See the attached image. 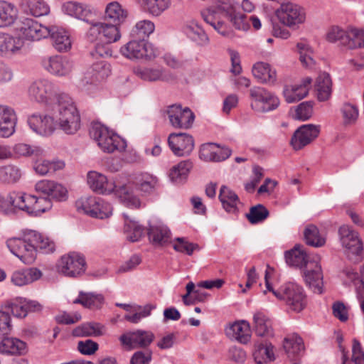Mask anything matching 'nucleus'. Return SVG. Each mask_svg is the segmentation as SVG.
Masks as SVG:
<instances>
[{
  "label": "nucleus",
  "instance_id": "28",
  "mask_svg": "<svg viewBox=\"0 0 364 364\" xmlns=\"http://www.w3.org/2000/svg\"><path fill=\"white\" fill-rule=\"evenodd\" d=\"M17 117L14 110L0 105V136L9 137L15 132Z\"/></svg>",
  "mask_w": 364,
  "mask_h": 364
},
{
  "label": "nucleus",
  "instance_id": "38",
  "mask_svg": "<svg viewBox=\"0 0 364 364\" xmlns=\"http://www.w3.org/2000/svg\"><path fill=\"white\" fill-rule=\"evenodd\" d=\"M284 257L287 264L300 268L306 267L311 262L309 261L303 247L300 245H296L293 249L286 251Z\"/></svg>",
  "mask_w": 364,
  "mask_h": 364
},
{
  "label": "nucleus",
  "instance_id": "49",
  "mask_svg": "<svg viewBox=\"0 0 364 364\" xmlns=\"http://www.w3.org/2000/svg\"><path fill=\"white\" fill-rule=\"evenodd\" d=\"M154 23L149 20L138 21L130 31V38L148 41L149 36L154 31Z\"/></svg>",
  "mask_w": 364,
  "mask_h": 364
},
{
  "label": "nucleus",
  "instance_id": "11",
  "mask_svg": "<svg viewBox=\"0 0 364 364\" xmlns=\"http://www.w3.org/2000/svg\"><path fill=\"white\" fill-rule=\"evenodd\" d=\"M276 15L281 23L289 28H295L306 20L304 9L291 2L282 4Z\"/></svg>",
  "mask_w": 364,
  "mask_h": 364
},
{
  "label": "nucleus",
  "instance_id": "54",
  "mask_svg": "<svg viewBox=\"0 0 364 364\" xmlns=\"http://www.w3.org/2000/svg\"><path fill=\"white\" fill-rule=\"evenodd\" d=\"M102 334L101 326L97 323H83L73 331V335L77 337L97 336Z\"/></svg>",
  "mask_w": 364,
  "mask_h": 364
},
{
  "label": "nucleus",
  "instance_id": "3",
  "mask_svg": "<svg viewBox=\"0 0 364 364\" xmlns=\"http://www.w3.org/2000/svg\"><path fill=\"white\" fill-rule=\"evenodd\" d=\"M237 4L234 0H215L209 8L201 11L203 20L223 36L228 35L223 18L231 17L237 11Z\"/></svg>",
  "mask_w": 364,
  "mask_h": 364
},
{
  "label": "nucleus",
  "instance_id": "2",
  "mask_svg": "<svg viewBox=\"0 0 364 364\" xmlns=\"http://www.w3.org/2000/svg\"><path fill=\"white\" fill-rule=\"evenodd\" d=\"M267 277V272H266L264 294L267 291L272 292L276 298L285 301L287 305L296 312H300L306 307L307 304L306 296L301 286L294 282H287L281 286L279 289L274 290Z\"/></svg>",
  "mask_w": 364,
  "mask_h": 364
},
{
  "label": "nucleus",
  "instance_id": "44",
  "mask_svg": "<svg viewBox=\"0 0 364 364\" xmlns=\"http://www.w3.org/2000/svg\"><path fill=\"white\" fill-rule=\"evenodd\" d=\"M124 218V231L127 239L132 242H137L145 235V229L137 222L131 220L126 213H123Z\"/></svg>",
  "mask_w": 364,
  "mask_h": 364
},
{
  "label": "nucleus",
  "instance_id": "56",
  "mask_svg": "<svg viewBox=\"0 0 364 364\" xmlns=\"http://www.w3.org/2000/svg\"><path fill=\"white\" fill-rule=\"evenodd\" d=\"M137 76L146 81L164 80L163 70L160 68H139L135 70Z\"/></svg>",
  "mask_w": 364,
  "mask_h": 364
},
{
  "label": "nucleus",
  "instance_id": "6",
  "mask_svg": "<svg viewBox=\"0 0 364 364\" xmlns=\"http://www.w3.org/2000/svg\"><path fill=\"white\" fill-rule=\"evenodd\" d=\"M90 136L97 142L99 147L107 153L114 151H123L127 148V141L119 135L110 132L100 124H94L90 130Z\"/></svg>",
  "mask_w": 364,
  "mask_h": 364
},
{
  "label": "nucleus",
  "instance_id": "21",
  "mask_svg": "<svg viewBox=\"0 0 364 364\" xmlns=\"http://www.w3.org/2000/svg\"><path fill=\"white\" fill-rule=\"evenodd\" d=\"M43 68L52 75L65 76L72 70L73 64L68 58L62 55L45 57L41 60Z\"/></svg>",
  "mask_w": 364,
  "mask_h": 364
},
{
  "label": "nucleus",
  "instance_id": "55",
  "mask_svg": "<svg viewBox=\"0 0 364 364\" xmlns=\"http://www.w3.org/2000/svg\"><path fill=\"white\" fill-rule=\"evenodd\" d=\"M21 176V170L16 166L7 165L0 167V181L4 183H15Z\"/></svg>",
  "mask_w": 364,
  "mask_h": 364
},
{
  "label": "nucleus",
  "instance_id": "23",
  "mask_svg": "<svg viewBox=\"0 0 364 364\" xmlns=\"http://www.w3.org/2000/svg\"><path fill=\"white\" fill-rule=\"evenodd\" d=\"M312 79L305 77L299 83L287 85L283 89V95L287 103L297 102L306 97L309 92Z\"/></svg>",
  "mask_w": 364,
  "mask_h": 364
},
{
  "label": "nucleus",
  "instance_id": "48",
  "mask_svg": "<svg viewBox=\"0 0 364 364\" xmlns=\"http://www.w3.org/2000/svg\"><path fill=\"white\" fill-rule=\"evenodd\" d=\"M193 163L191 160H185L173 166L169 171L168 176L172 182L180 183L186 180Z\"/></svg>",
  "mask_w": 364,
  "mask_h": 364
},
{
  "label": "nucleus",
  "instance_id": "30",
  "mask_svg": "<svg viewBox=\"0 0 364 364\" xmlns=\"http://www.w3.org/2000/svg\"><path fill=\"white\" fill-rule=\"evenodd\" d=\"M252 328L257 336L269 338L274 336L272 321L263 311H258L254 314Z\"/></svg>",
  "mask_w": 364,
  "mask_h": 364
},
{
  "label": "nucleus",
  "instance_id": "45",
  "mask_svg": "<svg viewBox=\"0 0 364 364\" xmlns=\"http://www.w3.org/2000/svg\"><path fill=\"white\" fill-rule=\"evenodd\" d=\"M219 200L228 213H236L238 211L237 205L239 203V198L234 191L225 186L220 188Z\"/></svg>",
  "mask_w": 364,
  "mask_h": 364
},
{
  "label": "nucleus",
  "instance_id": "59",
  "mask_svg": "<svg viewBox=\"0 0 364 364\" xmlns=\"http://www.w3.org/2000/svg\"><path fill=\"white\" fill-rule=\"evenodd\" d=\"M269 210L262 204L252 206L250 213L246 215L248 220L252 224H257L264 221L269 216Z\"/></svg>",
  "mask_w": 364,
  "mask_h": 364
},
{
  "label": "nucleus",
  "instance_id": "10",
  "mask_svg": "<svg viewBox=\"0 0 364 364\" xmlns=\"http://www.w3.org/2000/svg\"><path fill=\"white\" fill-rule=\"evenodd\" d=\"M77 203L78 209H82L86 215L92 218L103 220L112 214L110 203L100 197L90 196L81 198Z\"/></svg>",
  "mask_w": 364,
  "mask_h": 364
},
{
  "label": "nucleus",
  "instance_id": "35",
  "mask_svg": "<svg viewBox=\"0 0 364 364\" xmlns=\"http://www.w3.org/2000/svg\"><path fill=\"white\" fill-rule=\"evenodd\" d=\"M41 276L42 273L38 269L27 268L14 272L11 280L14 285L21 287L38 280Z\"/></svg>",
  "mask_w": 364,
  "mask_h": 364
},
{
  "label": "nucleus",
  "instance_id": "25",
  "mask_svg": "<svg viewBox=\"0 0 364 364\" xmlns=\"http://www.w3.org/2000/svg\"><path fill=\"white\" fill-rule=\"evenodd\" d=\"M132 185L141 196H149L158 189L159 183L156 176L147 172H143L134 176Z\"/></svg>",
  "mask_w": 364,
  "mask_h": 364
},
{
  "label": "nucleus",
  "instance_id": "57",
  "mask_svg": "<svg viewBox=\"0 0 364 364\" xmlns=\"http://www.w3.org/2000/svg\"><path fill=\"white\" fill-rule=\"evenodd\" d=\"M348 28L344 30L338 26H333L328 29L326 38L330 43L339 42L342 46L346 47V38H348Z\"/></svg>",
  "mask_w": 364,
  "mask_h": 364
},
{
  "label": "nucleus",
  "instance_id": "14",
  "mask_svg": "<svg viewBox=\"0 0 364 364\" xmlns=\"http://www.w3.org/2000/svg\"><path fill=\"white\" fill-rule=\"evenodd\" d=\"M91 26L87 31V37L93 41L103 37L107 43H112L121 38L119 26L114 23L102 22H90Z\"/></svg>",
  "mask_w": 364,
  "mask_h": 364
},
{
  "label": "nucleus",
  "instance_id": "42",
  "mask_svg": "<svg viewBox=\"0 0 364 364\" xmlns=\"http://www.w3.org/2000/svg\"><path fill=\"white\" fill-rule=\"evenodd\" d=\"M105 298L101 294L80 291L78 296L73 301V304H81L88 309H99L103 304Z\"/></svg>",
  "mask_w": 364,
  "mask_h": 364
},
{
  "label": "nucleus",
  "instance_id": "13",
  "mask_svg": "<svg viewBox=\"0 0 364 364\" xmlns=\"http://www.w3.org/2000/svg\"><path fill=\"white\" fill-rule=\"evenodd\" d=\"M164 112L168 115L171 125L176 129H188L195 119L194 113L188 108H183L181 105L168 106Z\"/></svg>",
  "mask_w": 364,
  "mask_h": 364
},
{
  "label": "nucleus",
  "instance_id": "58",
  "mask_svg": "<svg viewBox=\"0 0 364 364\" xmlns=\"http://www.w3.org/2000/svg\"><path fill=\"white\" fill-rule=\"evenodd\" d=\"M12 149V152L18 156H33L34 157H39L43 154L44 151L38 146L32 147L26 144H17Z\"/></svg>",
  "mask_w": 364,
  "mask_h": 364
},
{
  "label": "nucleus",
  "instance_id": "15",
  "mask_svg": "<svg viewBox=\"0 0 364 364\" xmlns=\"http://www.w3.org/2000/svg\"><path fill=\"white\" fill-rule=\"evenodd\" d=\"M20 210L31 215H39L52 207L50 198L42 196L20 193Z\"/></svg>",
  "mask_w": 364,
  "mask_h": 364
},
{
  "label": "nucleus",
  "instance_id": "37",
  "mask_svg": "<svg viewBox=\"0 0 364 364\" xmlns=\"http://www.w3.org/2000/svg\"><path fill=\"white\" fill-rule=\"evenodd\" d=\"M134 186L129 185H122L114 188V194L118 197L120 201L129 208H139L141 202L140 199L134 193Z\"/></svg>",
  "mask_w": 364,
  "mask_h": 364
},
{
  "label": "nucleus",
  "instance_id": "18",
  "mask_svg": "<svg viewBox=\"0 0 364 364\" xmlns=\"http://www.w3.org/2000/svg\"><path fill=\"white\" fill-rule=\"evenodd\" d=\"M168 144L174 155L186 156L193 151L194 139L186 133H171L168 137Z\"/></svg>",
  "mask_w": 364,
  "mask_h": 364
},
{
  "label": "nucleus",
  "instance_id": "12",
  "mask_svg": "<svg viewBox=\"0 0 364 364\" xmlns=\"http://www.w3.org/2000/svg\"><path fill=\"white\" fill-rule=\"evenodd\" d=\"M57 268L60 273L66 277H77L85 272V259L80 253L70 252L61 257Z\"/></svg>",
  "mask_w": 364,
  "mask_h": 364
},
{
  "label": "nucleus",
  "instance_id": "27",
  "mask_svg": "<svg viewBox=\"0 0 364 364\" xmlns=\"http://www.w3.org/2000/svg\"><path fill=\"white\" fill-rule=\"evenodd\" d=\"M28 124L33 132L42 136H49L55 130L53 118L47 115L33 114L28 117Z\"/></svg>",
  "mask_w": 364,
  "mask_h": 364
},
{
  "label": "nucleus",
  "instance_id": "61",
  "mask_svg": "<svg viewBox=\"0 0 364 364\" xmlns=\"http://www.w3.org/2000/svg\"><path fill=\"white\" fill-rule=\"evenodd\" d=\"M34 233L37 237L36 242L33 243L34 248L36 249V255L38 251L48 254L55 250V243L53 241L35 230Z\"/></svg>",
  "mask_w": 364,
  "mask_h": 364
},
{
  "label": "nucleus",
  "instance_id": "62",
  "mask_svg": "<svg viewBox=\"0 0 364 364\" xmlns=\"http://www.w3.org/2000/svg\"><path fill=\"white\" fill-rule=\"evenodd\" d=\"M149 11L154 16H159L170 5L169 0H141Z\"/></svg>",
  "mask_w": 364,
  "mask_h": 364
},
{
  "label": "nucleus",
  "instance_id": "4",
  "mask_svg": "<svg viewBox=\"0 0 364 364\" xmlns=\"http://www.w3.org/2000/svg\"><path fill=\"white\" fill-rule=\"evenodd\" d=\"M34 230H28L23 232L21 237L9 238L6 245L11 252L25 264H32L36 259V249L33 243L36 242Z\"/></svg>",
  "mask_w": 364,
  "mask_h": 364
},
{
  "label": "nucleus",
  "instance_id": "19",
  "mask_svg": "<svg viewBox=\"0 0 364 364\" xmlns=\"http://www.w3.org/2000/svg\"><path fill=\"white\" fill-rule=\"evenodd\" d=\"M321 131L320 125L312 124L299 127L291 139V144L294 149L300 150L318 137Z\"/></svg>",
  "mask_w": 364,
  "mask_h": 364
},
{
  "label": "nucleus",
  "instance_id": "22",
  "mask_svg": "<svg viewBox=\"0 0 364 364\" xmlns=\"http://www.w3.org/2000/svg\"><path fill=\"white\" fill-rule=\"evenodd\" d=\"M154 339V335L151 331L144 330L128 332L119 337L122 345L129 348H146Z\"/></svg>",
  "mask_w": 364,
  "mask_h": 364
},
{
  "label": "nucleus",
  "instance_id": "40",
  "mask_svg": "<svg viewBox=\"0 0 364 364\" xmlns=\"http://www.w3.org/2000/svg\"><path fill=\"white\" fill-rule=\"evenodd\" d=\"M273 345L267 341L257 343L255 345L253 357L257 364H264L274 360Z\"/></svg>",
  "mask_w": 364,
  "mask_h": 364
},
{
  "label": "nucleus",
  "instance_id": "8",
  "mask_svg": "<svg viewBox=\"0 0 364 364\" xmlns=\"http://www.w3.org/2000/svg\"><path fill=\"white\" fill-rule=\"evenodd\" d=\"M250 107L257 112L264 113L276 109L280 101L274 93L262 87H254L250 90Z\"/></svg>",
  "mask_w": 364,
  "mask_h": 364
},
{
  "label": "nucleus",
  "instance_id": "26",
  "mask_svg": "<svg viewBox=\"0 0 364 364\" xmlns=\"http://www.w3.org/2000/svg\"><path fill=\"white\" fill-rule=\"evenodd\" d=\"M87 183L93 191L100 194H110L116 188L113 181L108 180L106 176L97 171L88 172Z\"/></svg>",
  "mask_w": 364,
  "mask_h": 364
},
{
  "label": "nucleus",
  "instance_id": "64",
  "mask_svg": "<svg viewBox=\"0 0 364 364\" xmlns=\"http://www.w3.org/2000/svg\"><path fill=\"white\" fill-rule=\"evenodd\" d=\"M24 304V298L19 297L8 302L6 307L14 316L24 318L28 314Z\"/></svg>",
  "mask_w": 364,
  "mask_h": 364
},
{
  "label": "nucleus",
  "instance_id": "16",
  "mask_svg": "<svg viewBox=\"0 0 364 364\" xmlns=\"http://www.w3.org/2000/svg\"><path fill=\"white\" fill-rule=\"evenodd\" d=\"M49 26H45L32 18H25L16 28L19 36L29 41H38L48 37Z\"/></svg>",
  "mask_w": 364,
  "mask_h": 364
},
{
  "label": "nucleus",
  "instance_id": "47",
  "mask_svg": "<svg viewBox=\"0 0 364 364\" xmlns=\"http://www.w3.org/2000/svg\"><path fill=\"white\" fill-rule=\"evenodd\" d=\"M283 347L290 359L296 360L304 350L303 340L297 335L290 336L284 338Z\"/></svg>",
  "mask_w": 364,
  "mask_h": 364
},
{
  "label": "nucleus",
  "instance_id": "63",
  "mask_svg": "<svg viewBox=\"0 0 364 364\" xmlns=\"http://www.w3.org/2000/svg\"><path fill=\"white\" fill-rule=\"evenodd\" d=\"M314 102L306 101L300 103L295 109L294 119L305 121L309 119L313 114Z\"/></svg>",
  "mask_w": 364,
  "mask_h": 364
},
{
  "label": "nucleus",
  "instance_id": "50",
  "mask_svg": "<svg viewBox=\"0 0 364 364\" xmlns=\"http://www.w3.org/2000/svg\"><path fill=\"white\" fill-rule=\"evenodd\" d=\"M346 48L355 50L364 48V30L354 27L348 28V38H346Z\"/></svg>",
  "mask_w": 364,
  "mask_h": 364
},
{
  "label": "nucleus",
  "instance_id": "29",
  "mask_svg": "<svg viewBox=\"0 0 364 364\" xmlns=\"http://www.w3.org/2000/svg\"><path fill=\"white\" fill-rule=\"evenodd\" d=\"M49 36L54 48L60 53L70 50L72 41L70 34L65 29L55 26H49Z\"/></svg>",
  "mask_w": 364,
  "mask_h": 364
},
{
  "label": "nucleus",
  "instance_id": "53",
  "mask_svg": "<svg viewBox=\"0 0 364 364\" xmlns=\"http://www.w3.org/2000/svg\"><path fill=\"white\" fill-rule=\"evenodd\" d=\"M306 243L312 247H321L325 244V239L322 237L318 228L314 225H309L304 232Z\"/></svg>",
  "mask_w": 364,
  "mask_h": 364
},
{
  "label": "nucleus",
  "instance_id": "34",
  "mask_svg": "<svg viewBox=\"0 0 364 364\" xmlns=\"http://www.w3.org/2000/svg\"><path fill=\"white\" fill-rule=\"evenodd\" d=\"M18 17V10L14 4L0 0V28L12 26Z\"/></svg>",
  "mask_w": 364,
  "mask_h": 364
},
{
  "label": "nucleus",
  "instance_id": "41",
  "mask_svg": "<svg viewBox=\"0 0 364 364\" xmlns=\"http://www.w3.org/2000/svg\"><path fill=\"white\" fill-rule=\"evenodd\" d=\"M149 241L154 245H163L168 242L171 232L164 225H149L146 231Z\"/></svg>",
  "mask_w": 364,
  "mask_h": 364
},
{
  "label": "nucleus",
  "instance_id": "52",
  "mask_svg": "<svg viewBox=\"0 0 364 364\" xmlns=\"http://www.w3.org/2000/svg\"><path fill=\"white\" fill-rule=\"evenodd\" d=\"M22 46L23 43L20 38L4 33L0 55L14 54L21 50Z\"/></svg>",
  "mask_w": 364,
  "mask_h": 364
},
{
  "label": "nucleus",
  "instance_id": "7",
  "mask_svg": "<svg viewBox=\"0 0 364 364\" xmlns=\"http://www.w3.org/2000/svg\"><path fill=\"white\" fill-rule=\"evenodd\" d=\"M121 54L130 60H151L159 55V50L149 41L130 38L128 43L121 47Z\"/></svg>",
  "mask_w": 364,
  "mask_h": 364
},
{
  "label": "nucleus",
  "instance_id": "1",
  "mask_svg": "<svg viewBox=\"0 0 364 364\" xmlns=\"http://www.w3.org/2000/svg\"><path fill=\"white\" fill-rule=\"evenodd\" d=\"M59 126L68 134H75L80 127V117L72 99L67 94L58 95V102L51 107Z\"/></svg>",
  "mask_w": 364,
  "mask_h": 364
},
{
  "label": "nucleus",
  "instance_id": "46",
  "mask_svg": "<svg viewBox=\"0 0 364 364\" xmlns=\"http://www.w3.org/2000/svg\"><path fill=\"white\" fill-rule=\"evenodd\" d=\"M186 36L198 46H204L209 43V38L203 28L196 22L192 21L184 27Z\"/></svg>",
  "mask_w": 364,
  "mask_h": 364
},
{
  "label": "nucleus",
  "instance_id": "36",
  "mask_svg": "<svg viewBox=\"0 0 364 364\" xmlns=\"http://www.w3.org/2000/svg\"><path fill=\"white\" fill-rule=\"evenodd\" d=\"M127 16V11L119 3L112 1L107 5L105 11V19L109 23L120 26L125 22Z\"/></svg>",
  "mask_w": 364,
  "mask_h": 364
},
{
  "label": "nucleus",
  "instance_id": "33",
  "mask_svg": "<svg viewBox=\"0 0 364 364\" xmlns=\"http://www.w3.org/2000/svg\"><path fill=\"white\" fill-rule=\"evenodd\" d=\"M225 332L231 339L241 343H247L251 337L250 324L245 321L235 322L226 328Z\"/></svg>",
  "mask_w": 364,
  "mask_h": 364
},
{
  "label": "nucleus",
  "instance_id": "24",
  "mask_svg": "<svg viewBox=\"0 0 364 364\" xmlns=\"http://www.w3.org/2000/svg\"><path fill=\"white\" fill-rule=\"evenodd\" d=\"M232 154L228 147H221L215 143L203 144L200 150V158L205 161L220 162L228 159Z\"/></svg>",
  "mask_w": 364,
  "mask_h": 364
},
{
  "label": "nucleus",
  "instance_id": "20",
  "mask_svg": "<svg viewBox=\"0 0 364 364\" xmlns=\"http://www.w3.org/2000/svg\"><path fill=\"white\" fill-rule=\"evenodd\" d=\"M303 277L306 286L316 294L323 292V275L321 264L317 262H310L303 272Z\"/></svg>",
  "mask_w": 364,
  "mask_h": 364
},
{
  "label": "nucleus",
  "instance_id": "9",
  "mask_svg": "<svg viewBox=\"0 0 364 364\" xmlns=\"http://www.w3.org/2000/svg\"><path fill=\"white\" fill-rule=\"evenodd\" d=\"M55 85L48 80L42 79L33 82L28 88V95L31 100L43 103L52 107L58 100Z\"/></svg>",
  "mask_w": 364,
  "mask_h": 364
},
{
  "label": "nucleus",
  "instance_id": "17",
  "mask_svg": "<svg viewBox=\"0 0 364 364\" xmlns=\"http://www.w3.org/2000/svg\"><path fill=\"white\" fill-rule=\"evenodd\" d=\"M338 235L342 246L356 257L363 253V246L358 233L348 225H342L338 229Z\"/></svg>",
  "mask_w": 364,
  "mask_h": 364
},
{
  "label": "nucleus",
  "instance_id": "51",
  "mask_svg": "<svg viewBox=\"0 0 364 364\" xmlns=\"http://www.w3.org/2000/svg\"><path fill=\"white\" fill-rule=\"evenodd\" d=\"M22 4L30 14L36 17L47 15L50 12V7L44 0H23Z\"/></svg>",
  "mask_w": 364,
  "mask_h": 364
},
{
  "label": "nucleus",
  "instance_id": "39",
  "mask_svg": "<svg viewBox=\"0 0 364 364\" xmlns=\"http://www.w3.org/2000/svg\"><path fill=\"white\" fill-rule=\"evenodd\" d=\"M315 90L318 101L328 100L332 93V81L330 75L327 73L320 74L316 82Z\"/></svg>",
  "mask_w": 364,
  "mask_h": 364
},
{
  "label": "nucleus",
  "instance_id": "5",
  "mask_svg": "<svg viewBox=\"0 0 364 364\" xmlns=\"http://www.w3.org/2000/svg\"><path fill=\"white\" fill-rule=\"evenodd\" d=\"M12 328L9 313L0 311V353L21 355L26 352V343L18 338L8 337Z\"/></svg>",
  "mask_w": 364,
  "mask_h": 364
},
{
  "label": "nucleus",
  "instance_id": "31",
  "mask_svg": "<svg viewBox=\"0 0 364 364\" xmlns=\"http://www.w3.org/2000/svg\"><path fill=\"white\" fill-rule=\"evenodd\" d=\"M63 11L70 16L86 21L92 22L91 18L95 14V11L87 5H83L75 1H68L63 5Z\"/></svg>",
  "mask_w": 364,
  "mask_h": 364
},
{
  "label": "nucleus",
  "instance_id": "60",
  "mask_svg": "<svg viewBox=\"0 0 364 364\" xmlns=\"http://www.w3.org/2000/svg\"><path fill=\"white\" fill-rule=\"evenodd\" d=\"M345 125L354 124L358 118V108L350 103H345L341 108Z\"/></svg>",
  "mask_w": 364,
  "mask_h": 364
},
{
  "label": "nucleus",
  "instance_id": "32",
  "mask_svg": "<svg viewBox=\"0 0 364 364\" xmlns=\"http://www.w3.org/2000/svg\"><path fill=\"white\" fill-rule=\"evenodd\" d=\"M252 74L259 82L274 85L277 81V72L267 63L257 62L252 68Z\"/></svg>",
  "mask_w": 364,
  "mask_h": 364
},
{
  "label": "nucleus",
  "instance_id": "43",
  "mask_svg": "<svg viewBox=\"0 0 364 364\" xmlns=\"http://www.w3.org/2000/svg\"><path fill=\"white\" fill-rule=\"evenodd\" d=\"M20 193L11 192L6 195L0 193V213L9 215L20 210Z\"/></svg>",
  "mask_w": 364,
  "mask_h": 364
}]
</instances>
